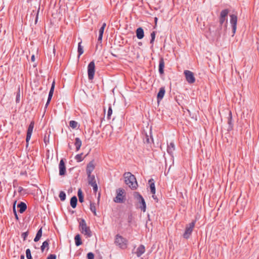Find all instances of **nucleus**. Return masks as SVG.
Masks as SVG:
<instances>
[{
  "instance_id": "1",
  "label": "nucleus",
  "mask_w": 259,
  "mask_h": 259,
  "mask_svg": "<svg viewBox=\"0 0 259 259\" xmlns=\"http://www.w3.org/2000/svg\"><path fill=\"white\" fill-rule=\"evenodd\" d=\"M125 184L132 189H136L138 187V183L134 175L131 172H125L124 174Z\"/></svg>"
},
{
  "instance_id": "2",
  "label": "nucleus",
  "mask_w": 259,
  "mask_h": 259,
  "mask_svg": "<svg viewBox=\"0 0 259 259\" xmlns=\"http://www.w3.org/2000/svg\"><path fill=\"white\" fill-rule=\"evenodd\" d=\"M79 227L81 232L86 236L87 237H90L92 236V232L90 227L87 226L84 220L82 219L80 221Z\"/></svg>"
},
{
  "instance_id": "3",
  "label": "nucleus",
  "mask_w": 259,
  "mask_h": 259,
  "mask_svg": "<svg viewBox=\"0 0 259 259\" xmlns=\"http://www.w3.org/2000/svg\"><path fill=\"white\" fill-rule=\"evenodd\" d=\"M127 241L122 236L117 235L116 236L115 243L121 248H125L127 246Z\"/></svg>"
},
{
  "instance_id": "4",
  "label": "nucleus",
  "mask_w": 259,
  "mask_h": 259,
  "mask_svg": "<svg viewBox=\"0 0 259 259\" xmlns=\"http://www.w3.org/2000/svg\"><path fill=\"white\" fill-rule=\"evenodd\" d=\"M134 197L138 202L141 204V206H140L141 209L143 211V212H145L146 209V205L143 197L139 194V193L137 192L134 193Z\"/></svg>"
},
{
  "instance_id": "5",
  "label": "nucleus",
  "mask_w": 259,
  "mask_h": 259,
  "mask_svg": "<svg viewBox=\"0 0 259 259\" xmlns=\"http://www.w3.org/2000/svg\"><path fill=\"white\" fill-rule=\"evenodd\" d=\"M195 226V222H191L186 227L185 232L183 234L184 238L188 239L191 235Z\"/></svg>"
},
{
  "instance_id": "6",
  "label": "nucleus",
  "mask_w": 259,
  "mask_h": 259,
  "mask_svg": "<svg viewBox=\"0 0 259 259\" xmlns=\"http://www.w3.org/2000/svg\"><path fill=\"white\" fill-rule=\"evenodd\" d=\"M95 65L94 62H91L88 66V77L90 80H92L94 78L95 74Z\"/></svg>"
},
{
  "instance_id": "7",
  "label": "nucleus",
  "mask_w": 259,
  "mask_h": 259,
  "mask_svg": "<svg viewBox=\"0 0 259 259\" xmlns=\"http://www.w3.org/2000/svg\"><path fill=\"white\" fill-rule=\"evenodd\" d=\"M186 79L189 83H193L195 81V78L194 73L189 70H185L184 72Z\"/></svg>"
},
{
  "instance_id": "8",
  "label": "nucleus",
  "mask_w": 259,
  "mask_h": 259,
  "mask_svg": "<svg viewBox=\"0 0 259 259\" xmlns=\"http://www.w3.org/2000/svg\"><path fill=\"white\" fill-rule=\"evenodd\" d=\"M237 17L236 15L232 14L230 15V23L232 26L233 36L236 32L237 29Z\"/></svg>"
},
{
  "instance_id": "9",
  "label": "nucleus",
  "mask_w": 259,
  "mask_h": 259,
  "mask_svg": "<svg viewBox=\"0 0 259 259\" xmlns=\"http://www.w3.org/2000/svg\"><path fill=\"white\" fill-rule=\"evenodd\" d=\"M88 179L89 184L93 187L94 191L96 192L98 190V186L95 180V176L92 175L88 176Z\"/></svg>"
},
{
  "instance_id": "10",
  "label": "nucleus",
  "mask_w": 259,
  "mask_h": 259,
  "mask_svg": "<svg viewBox=\"0 0 259 259\" xmlns=\"http://www.w3.org/2000/svg\"><path fill=\"white\" fill-rule=\"evenodd\" d=\"M124 193V190L122 189H118L117 190V196L114 198V201L116 203H121L123 201V196Z\"/></svg>"
},
{
  "instance_id": "11",
  "label": "nucleus",
  "mask_w": 259,
  "mask_h": 259,
  "mask_svg": "<svg viewBox=\"0 0 259 259\" xmlns=\"http://www.w3.org/2000/svg\"><path fill=\"white\" fill-rule=\"evenodd\" d=\"M34 122L32 121V122H31V123H30V124L28 126V128L27 130V132L26 139V141L27 145L28 144L29 141L30 140V139L31 138L33 129L34 127Z\"/></svg>"
},
{
  "instance_id": "12",
  "label": "nucleus",
  "mask_w": 259,
  "mask_h": 259,
  "mask_svg": "<svg viewBox=\"0 0 259 259\" xmlns=\"http://www.w3.org/2000/svg\"><path fill=\"white\" fill-rule=\"evenodd\" d=\"M95 167V163L93 160L90 161L87 166V174L88 176L91 175L92 171L94 170Z\"/></svg>"
},
{
  "instance_id": "13",
  "label": "nucleus",
  "mask_w": 259,
  "mask_h": 259,
  "mask_svg": "<svg viewBox=\"0 0 259 259\" xmlns=\"http://www.w3.org/2000/svg\"><path fill=\"white\" fill-rule=\"evenodd\" d=\"M229 11L227 9L223 10L221 11L220 17V23L222 25L226 20V17L227 16Z\"/></svg>"
},
{
  "instance_id": "14",
  "label": "nucleus",
  "mask_w": 259,
  "mask_h": 259,
  "mask_svg": "<svg viewBox=\"0 0 259 259\" xmlns=\"http://www.w3.org/2000/svg\"><path fill=\"white\" fill-rule=\"evenodd\" d=\"M59 175L60 176H64L66 172V167L65 165V163L63 159H61L60 161V163L59 165Z\"/></svg>"
},
{
  "instance_id": "15",
  "label": "nucleus",
  "mask_w": 259,
  "mask_h": 259,
  "mask_svg": "<svg viewBox=\"0 0 259 259\" xmlns=\"http://www.w3.org/2000/svg\"><path fill=\"white\" fill-rule=\"evenodd\" d=\"M55 81H54L53 82L52 84V86H51L50 91L49 92L47 102V103L46 104V106L48 105V104H49V103H50V102L51 100V99L52 98V96H53V93H54V89H55Z\"/></svg>"
},
{
  "instance_id": "16",
  "label": "nucleus",
  "mask_w": 259,
  "mask_h": 259,
  "mask_svg": "<svg viewBox=\"0 0 259 259\" xmlns=\"http://www.w3.org/2000/svg\"><path fill=\"white\" fill-rule=\"evenodd\" d=\"M175 150V146L174 142H170L167 145V151L171 155H172L174 151Z\"/></svg>"
},
{
  "instance_id": "17",
  "label": "nucleus",
  "mask_w": 259,
  "mask_h": 259,
  "mask_svg": "<svg viewBox=\"0 0 259 259\" xmlns=\"http://www.w3.org/2000/svg\"><path fill=\"white\" fill-rule=\"evenodd\" d=\"M136 36L138 39H142L144 36V32L142 28L139 27L136 30Z\"/></svg>"
},
{
  "instance_id": "18",
  "label": "nucleus",
  "mask_w": 259,
  "mask_h": 259,
  "mask_svg": "<svg viewBox=\"0 0 259 259\" xmlns=\"http://www.w3.org/2000/svg\"><path fill=\"white\" fill-rule=\"evenodd\" d=\"M145 251V246L143 245H140L136 251L137 255L139 257L142 255Z\"/></svg>"
},
{
  "instance_id": "19",
  "label": "nucleus",
  "mask_w": 259,
  "mask_h": 259,
  "mask_svg": "<svg viewBox=\"0 0 259 259\" xmlns=\"http://www.w3.org/2000/svg\"><path fill=\"white\" fill-rule=\"evenodd\" d=\"M106 26V23H104L102 24V26H101L100 29H99V36H98V41H102V37H103V34L104 31V29H105V28Z\"/></svg>"
},
{
  "instance_id": "20",
  "label": "nucleus",
  "mask_w": 259,
  "mask_h": 259,
  "mask_svg": "<svg viewBox=\"0 0 259 259\" xmlns=\"http://www.w3.org/2000/svg\"><path fill=\"white\" fill-rule=\"evenodd\" d=\"M165 91L164 88L162 87L160 89L157 96L158 102L161 100L163 98L164 95L165 94Z\"/></svg>"
},
{
  "instance_id": "21",
  "label": "nucleus",
  "mask_w": 259,
  "mask_h": 259,
  "mask_svg": "<svg viewBox=\"0 0 259 259\" xmlns=\"http://www.w3.org/2000/svg\"><path fill=\"white\" fill-rule=\"evenodd\" d=\"M149 183L150 184V188L151 192V193L153 195H154L155 194L156 190H155V184H154V183L153 182V179H150L149 181ZM152 197L154 199H155V198L154 197V195H153Z\"/></svg>"
},
{
  "instance_id": "22",
  "label": "nucleus",
  "mask_w": 259,
  "mask_h": 259,
  "mask_svg": "<svg viewBox=\"0 0 259 259\" xmlns=\"http://www.w3.org/2000/svg\"><path fill=\"white\" fill-rule=\"evenodd\" d=\"M164 67V60L162 58H161L159 61V72L160 74H162L163 73Z\"/></svg>"
},
{
  "instance_id": "23",
  "label": "nucleus",
  "mask_w": 259,
  "mask_h": 259,
  "mask_svg": "<svg viewBox=\"0 0 259 259\" xmlns=\"http://www.w3.org/2000/svg\"><path fill=\"white\" fill-rule=\"evenodd\" d=\"M18 207L19 208V212L23 213L27 208L26 205L24 202H21L18 205Z\"/></svg>"
},
{
  "instance_id": "24",
  "label": "nucleus",
  "mask_w": 259,
  "mask_h": 259,
  "mask_svg": "<svg viewBox=\"0 0 259 259\" xmlns=\"http://www.w3.org/2000/svg\"><path fill=\"white\" fill-rule=\"evenodd\" d=\"M82 142L79 138H75V146L76 147V151H78L81 146Z\"/></svg>"
},
{
  "instance_id": "25",
  "label": "nucleus",
  "mask_w": 259,
  "mask_h": 259,
  "mask_svg": "<svg viewBox=\"0 0 259 259\" xmlns=\"http://www.w3.org/2000/svg\"><path fill=\"white\" fill-rule=\"evenodd\" d=\"M77 202V199L76 196H73L71 198L70 205L72 208H75Z\"/></svg>"
},
{
  "instance_id": "26",
  "label": "nucleus",
  "mask_w": 259,
  "mask_h": 259,
  "mask_svg": "<svg viewBox=\"0 0 259 259\" xmlns=\"http://www.w3.org/2000/svg\"><path fill=\"white\" fill-rule=\"evenodd\" d=\"M75 245L77 246L80 245L82 244L80 236L79 234L76 235L74 237Z\"/></svg>"
},
{
  "instance_id": "27",
  "label": "nucleus",
  "mask_w": 259,
  "mask_h": 259,
  "mask_svg": "<svg viewBox=\"0 0 259 259\" xmlns=\"http://www.w3.org/2000/svg\"><path fill=\"white\" fill-rule=\"evenodd\" d=\"M42 236V228H40L37 232L35 237L34 239L35 242H37Z\"/></svg>"
},
{
  "instance_id": "28",
  "label": "nucleus",
  "mask_w": 259,
  "mask_h": 259,
  "mask_svg": "<svg viewBox=\"0 0 259 259\" xmlns=\"http://www.w3.org/2000/svg\"><path fill=\"white\" fill-rule=\"evenodd\" d=\"M90 210L93 212L95 215H97L96 205L94 203H90Z\"/></svg>"
},
{
  "instance_id": "29",
  "label": "nucleus",
  "mask_w": 259,
  "mask_h": 259,
  "mask_svg": "<svg viewBox=\"0 0 259 259\" xmlns=\"http://www.w3.org/2000/svg\"><path fill=\"white\" fill-rule=\"evenodd\" d=\"M78 53L79 54L78 57H79V56L83 53V47L81 45V42H79L78 45Z\"/></svg>"
},
{
  "instance_id": "30",
  "label": "nucleus",
  "mask_w": 259,
  "mask_h": 259,
  "mask_svg": "<svg viewBox=\"0 0 259 259\" xmlns=\"http://www.w3.org/2000/svg\"><path fill=\"white\" fill-rule=\"evenodd\" d=\"M69 125L72 128H75L78 125V123L74 120H71L69 122Z\"/></svg>"
},
{
  "instance_id": "31",
  "label": "nucleus",
  "mask_w": 259,
  "mask_h": 259,
  "mask_svg": "<svg viewBox=\"0 0 259 259\" xmlns=\"http://www.w3.org/2000/svg\"><path fill=\"white\" fill-rule=\"evenodd\" d=\"M82 155H83L82 153L77 154L75 156V159L76 160V161L77 162H81L83 159V157Z\"/></svg>"
},
{
  "instance_id": "32",
  "label": "nucleus",
  "mask_w": 259,
  "mask_h": 259,
  "mask_svg": "<svg viewBox=\"0 0 259 259\" xmlns=\"http://www.w3.org/2000/svg\"><path fill=\"white\" fill-rule=\"evenodd\" d=\"M78 196L79 201L80 202H82L83 201V196L82 195V191L80 189H79L78 191Z\"/></svg>"
},
{
  "instance_id": "33",
  "label": "nucleus",
  "mask_w": 259,
  "mask_h": 259,
  "mask_svg": "<svg viewBox=\"0 0 259 259\" xmlns=\"http://www.w3.org/2000/svg\"><path fill=\"white\" fill-rule=\"evenodd\" d=\"M49 247V241L46 240L42 243V245L41 246V250L42 251H44L46 247Z\"/></svg>"
},
{
  "instance_id": "34",
  "label": "nucleus",
  "mask_w": 259,
  "mask_h": 259,
  "mask_svg": "<svg viewBox=\"0 0 259 259\" xmlns=\"http://www.w3.org/2000/svg\"><path fill=\"white\" fill-rule=\"evenodd\" d=\"M59 198H60L61 200L64 201L66 198L65 193L63 191L60 192L59 194Z\"/></svg>"
},
{
  "instance_id": "35",
  "label": "nucleus",
  "mask_w": 259,
  "mask_h": 259,
  "mask_svg": "<svg viewBox=\"0 0 259 259\" xmlns=\"http://www.w3.org/2000/svg\"><path fill=\"white\" fill-rule=\"evenodd\" d=\"M20 89L19 88L18 91L17 93L16 102L17 103H18L20 102Z\"/></svg>"
},
{
  "instance_id": "36",
  "label": "nucleus",
  "mask_w": 259,
  "mask_h": 259,
  "mask_svg": "<svg viewBox=\"0 0 259 259\" xmlns=\"http://www.w3.org/2000/svg\"><path fill=\"white\" fill-rule=\"evenodd\" d=\"M26 255L27 259H32V256L31 255V251L29 249H27L26 250Z\"/></svg>"
},
{
  "instance_id": "37",
  "label": "nucleus",
  "mask_w": 259,
  "mask_h": 259,
  "mask_svg": "<svg viewBox=\"0 0 259 259\" xmlns=\"http://www.w3.org/2000/svg\"><path fill=\"white\" fill-rule=\"evenodd\" d=\"M151 39L150 41V43L152 44L155 39V32L154 31L152 32L151 33Z\"/></svg>"
},
{
  "instance_id": "38",
  "label": "nucleus",
  "mask_w": 259,
  "mask_h": 259,
  "mask_svg": "<svg viewBox=\"0 0 259 259\" xmlns=\"http://www.w3.org/2000/svg\"><path fill=\"white\" fill-rule=\"evenodd\" d=\"M112 113V110L111 107L110 106L109 107V109L108 110V114H107V116L109 119L110 118V116H111Z\"/></svg>"
},
{
  "instance_id": "39",
  "label": "nucleus",
  "mask_w": 259,
  "mask_h": 259,
  "mask_svg": "<svg viewBox=\"0 0 259 259\" xmlns=\"http://www.w3.org/2000/svg\"><path fill=\"white\" fill-rule=\"evenodd\" d=\"M88 259H94V254L92 252H89L87 254Z\"/></svg>"
},
{
  "instance_id": "40",
  "label": "nucleus",
  "mask_w": 259,
  "mask_h": 259,
  "mask_svg": "<svg viewBox=\"0 0 259 259\" xmlns=\"http://www.w3.org/2000/svg\"><path fill=\"white\" fill-rule=\"evenodd\" d=\"M28 232H24L22 234V237H23L24 240H25L26 239V238H27V236H28Z\"/></svg>"
},
{
  "instance_id": "41",
  "label": "nucleus",
  "mask_w": 259,
  "mask_h": 259,
  "mask_svg": "<svg viewBox=\"0 0 259 259\" xmlns=\"http://www.w3.org/2000/svg\"><path fill=\"white\" fill-rule=\"evenodd\" d=\"M47 259H56V255L54 254H50L48 257Z\"/></svg>"
},
{
  "instance_id": "42",
  "label": "nucleus",
  "mask_w": 259,
  "mask_h": 259,
  "mask_svg": "<svg viewBox=\"0 0 259 259\" xmlns=\"http://www.w3.org/2000/svg\"><path fill=\"white\" fill-rule=\"evenodd\" d=\"M35 60L34 55H32L31 57V60L32 62H34Z\"/></svg>"
},
{
  "instance_id": "43",
  "label": "nucleus",
  "mask_w": 259,
  "mask_h": 259,
  "mask_svg": "<svg viewBox=\"0 0 259 259\" xmlns=\"http://www.w3.org/2000/svg\"><path fill=\"white\" fill-rule=\"evenodd\" d=\"M13 211H14V214H17V212H16V211L15 210V206L13 207Z\"/></svg>"
},
{
  "instance_id": "44",
  "label": "nucleus",
  "mask_w": 259,
  "mask_h": 259,
  "mask_svg": "<svg viewBox=\"0 0 259 259\" xmlns=\"http://www.w3.org/2000/svg\"><path fill=\"white\" fill-rule=\"evenodd\" d=\"M20 259H25L24 255H21Z\"/></svg>"
},
{
  "instance_id": "45",
  "label": "nucleus",
  "mask_w": 259,
  "mask_h": 259,
  "mask_svg": "<svg viewBox=\"0 0 259 259\" xmlns=\"http://www.w3.org/2000/svg\"><path fill=\"white\" fill-rule=\"evenodd\" d=\"M15 216L16 219L17 220H18V217L17 214H15Z\"/></svg>"
},
{
  "instance_id": "46",
  "label": "nucleus",
  "mask_w": 259,
  "mask_h": 259,
  "mask_svg": "<svg viewBox=\"0 0 259 259\" xmlns=\"http://www.w3.org/2000/svg\"><path fill=\"white\" fill-rule=\"evenodd\" d=\"M231 114H231V112H229V115H230V119H231Z\"/></svg>"
},
{
  "instance_id": "47",
  "label": "nucleus",
  "mask_w": 259,
  "mask_h": 259,
  "mask_svg": "<svg viewBox=\"0 0 259 259\" xmlns=\"http://www.w3.org/2000/svg\"><path fill=\"white\" fill-rule=\"evenodd\" d=\"M228 123H229V124H230V123H231V120H229Z\"/></svg>"
},
{
  "instance_id": "48",
  "label": "nucleus",
  "mask_w": 259,
  "mask_h": 259,
  "mask_svg": "<svg viewBox=\"0 0 259 259\" xmlns=\"http://www.w3.org/2000/svg\"><path fill=\"white\" fill-rule=\"evenodd\" d=\"M155 21L156 22V21H157V18H155Z\"/></svg>"
},
{
  "instance_id": "49",
  "label": "nucleus",
  "mask_w": 259,
  "mask_h": 259,
  "mask_svg": "<svg viewBox=\"0 0 259 259\" xmlns=\"http://www.w3.org/2000/svg\"><path fill=\"white\" fill-rule=\"evenodd\" d=\"M44 141H45V142H46L47 140H46V139L45 138Z\"/></svg>"
},
{
  "instance_id": "50",
  "label": "nucleus",
  "mask_w": 259,
  "mask_h": 259,
  "mask_svg": "<svg viewBox=\"0 0 259 259\" xmlns=\"http://www.w3.org/2000/svg\"><path fill=\"white\" fill-rule=\"evenodd\" d=\"M44 141H45V142H46L47 140H46V139L45 138Z\"/></svg>"
}]
</instances>
